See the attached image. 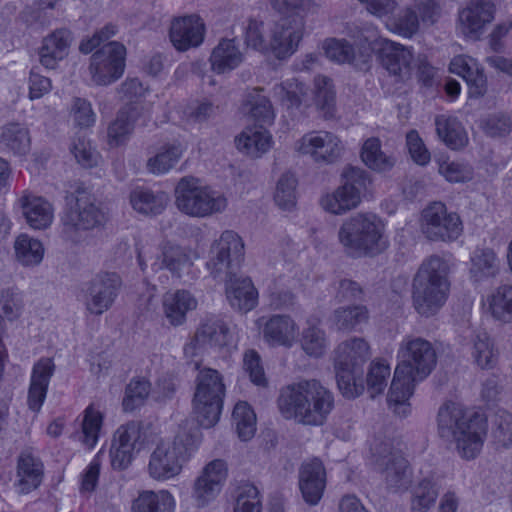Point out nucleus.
I'll list each match as a JSON object with an SVG mask.
<instances>
[{"mask_svg":"<svg viewBox=\"0 0 512 512\" xmlns=\"http://www.w3.org/2000/svg\"><path fill=\"white\" fill-rule=\"evenodd\" d=\"M129 198L133 209L145 216H157L161 214L169 201V197L165 192H154L142 187L132 190Z\"/></svg>","mask_w":512,"mask_h":512,"instance_id":"32","label":"nucleus"},{"mask_svg":"<svg viewBox=\"0 0 512 512\" xmlns=\"http://www.w3.org/2000/svg\"><path fill=\"white\" fill-rule=\"evenodd\" d=\"M327 57L338 63H353L355 53L351 44L345 40H331L325 47Z\"/></svg>","mask_w":512,"mask_h":512,"instance_id":"63","label":"nucleus"},{"mask_svg":"<svg viewBox=\"0 0 512 512\" xmlns=\"http://www.w3.org/2000/svg\"><path fill=\"white\" fill-rule=\"evenodd\" d=\"M14 249L16 259L23 266H36L43 260L44 247L42 243L26 234L17 237Z\"/></svg>","mask_w":512,"mask_h":512,"instance_id":"41","label":"nucleus"},{"mask_svg":"<svg viewBox=\"0 0 512 512\" xmlns=\"http://www.w3.org/2000/svg\"><path fill=\"white\" fill-rule=\"evenodd\" d=\"M243 59L236 40L223 38L213 48L209 61L214 72L223 74L237 68Z\"/></svg>","mask_w":512,"mask_h":512,"instance_id":"29","label":"nucleus"},{"mask_svg":"<svg viewBox=\"0 0 512 512\" xmlns=\"http://www.w3.org/2000/svg\"><path fill=\"white\" fill-rule=\"evenodd\" d=\"M238 437L242 441L250 440L256 431V415L247 402H238L232 413Z\"/></svg>","mask_w":512,"mask_h":512,"instance_id":"47","label":"nucleus"},{"mask_svg":"<svg viewBox=\"0 0 512 512\" xmlns=\"http://www.w3.org/2000/svg\"><path fill=\"white\" fill-rule=\"evenodd\" d=\"M472 357L482 369L492 368L496 362L493 343L484 330H475L471 336Z\"/></svg>","mask_w":512,"mask_h":512,"instance_id":"40","label":"nucleus"},{"mask_svg":"<svg viewBox=\"0 0 512 512\" xmlns=\"http://www.w3.org/2000/svg\"><path fill=\"white\" fill-rule=\"evenodd\" d=\"M421 229L427 239L441 242L454 241L463 231L458 214L448 212L442 202H434L423 210Z\"/></svg>","mask_w":512,"mask_h":512,"instance_id":"14","label":"nucleus"},{"mask_svg":"<svg viewBox=\"0 0 512 512\" xmlns=\"http://www.w3.org/2000/svg\"><path fill=\"white\" fill-rule=\"evenodd\" d=\"M54 371L55 364L51 358H41L34 364L27 399L31 410L38 412L41 409Z\"/></svg>","mask_w":512,"mask_h":512,"instance_id":"24","label":"nucleus"},{"mask_svg":"<svg viewBox=\"0 0 512 512\" xmlns=\"http://www.w3.org/2000/svg\"><path fill=\"white\" fill-rule=\"evenodd\" d=\"M228 338L227 324L219 317L208 316L200 323L191 341L185 345L184 353L186 356H194L197 349L225 346Z\"/></svg>","mask_w":512,"mask_h":512,"instance_id":"21","label":"nucleus"},{"mask_svg":"<svg viewBox=\"0 0 512 512\" xmlns=\"http://www.w3.org/2000/svg\"><path fill=\"white\" fill-rule=\"evenodd\" d=\"M296 150L310 155L316 162L332 163L342 151L340 140L330 132H310L305 134L297 143Z\"/></svg>","mask_w":512,"mask_h":512,"instance_id":"20","label":"nucleus"},{"mask_svg":"<svg viewBox=\"0 0 512 512\" xmlns=\"http://www.w3.org/2000/svg\"><path fill=\"white\" fill-rule=\"evenodd\" d=\"M441 489L440 481L435 477L421 480L413 490L412 510L425 511L431 508Z\"/></svg>","mask_w":512,"mask_h":512,"instance_id":"43","label":"nucleus"},{"mask_svg":"<svg viewBox=\"0 0 512 512\" xmlns=\"http://www.w3.org/2000/svg\"><path fill=\"white\" fill-rule=\"evenodd\" d=\"M174 508V498L167 490L143 491L132 504V512H174Z\"/></svg>","mask_w":512,"mask_h":512,"instance_id":"39","label":"nucleus"},{"mask_svg":"<svg viewBox=\"0 0 512 512\" xmlns=\"http://www.w3.org/2000/svg\"><path fill=\"white\" fill-rule=\"evenodd\" d=\"M298 335L296 322L287 315H274L265 323L263 336L273 345L291 347Z\"/></svg>","mask_w":512,"mask_h":512,"instance_id":"27","label":"nucleus"},{"mask_svg":"<svg viewBox=\"0 0 512 512\" xmlns=\"http://www.w3.org/2000/svg\"><path fill=\"white\" fill-rule=\"evenodd\" d=\"M1 141L17 154H25L30 148L28 129L19 123L5 125L2 130Z\"/></svg>","mask_w":512,"mask_h":512,"instance_id":"49","label":"nucleus"},{"mask_svg":"<svg viewBox=\"0 0 512 512\" xmlns=\"http://www.w3.org/2000/svg\"><path fill=\"white\" fill-rule=\"evenodd\" d=\"M271 143L270 133L260 126L248 128L236 138L237 148L253 158H258L266 153L270 149Z\"/></svg>","mask_w":512,"mask_h":512,"instance_id":"37","label":"nucleus"},{"mask_svg":"<svg viewBox=\"0 0 512 512\" xmlns=\"http://www.w3.org/2000/svg\"><path fill=\"white\" fill-rule=\"evenodd\" d=\"M126 48L117 41L104 44L90 57L89 71L96 85L106 86L117 81L125 70Z\"/></svg>","mask_w":512,"mask_h":512,"instance_id":"13","label":"nucleus"},{"mask_svg":"<svg viewBox=\"0 0 512 512\" xmlns=\"http://www.w3.org/2000/svg\"><path fill=\"white\" fill-rule=\"evenodd\" d=\"M228 469L221 459L209 462L195 479L192 497L197 507H204L220 493L227 478Z\"/></svg>","mask_w":512,"mask_h":512,"instance_id":"18","label":"nucleus"},{"mask_svg":"<svg viewBox=\"0 0 512 512\" xmlns=\"http://www.w3.org/2000/svg\"><path fill=\"white\" fill-rule=\"evenodd\" d=\"M101 425V413L95 410L92 406H88L85 410L82 423L83 443L87 447L93 448L97 443Z\"/></svg>","mask_w":512,"mask_h":512,"instance_id":"59","label":"nucleus"},{"mask_svg":"<svg viewBox=\"0 0 512 512\" xmlns=\"http://www.w3.org/2000/svg\"><path fill=\"white\" fill-rule=\"evenodd\" d=\"M489 310L501 322L512 321V285L499 286L489 297Z\"/></svg>","mask_w":512,"mask_h":512,"instance_id":"45","label":"nucleus"},{"mask_svg":"<svg viewBox=\"0 0 512 512\" xmlns=\"http://www.w3.org/2000/svg\"><path fill=\"white\" fill-rule=\"evenodd\" d=\"M150 393V383L145 379H132L125 389L123 408L133 411L142 405Z\"/></svg>","mask_w":512,"mask_h":512,"instance_id":"55","label":"nucleus"},{"mask_svg":"<svg viewBox=\"0 0 512 512\" xmlns=\"http://www.w3.org/2000/svg\"><path fill=\"white\" fill-rule=\"evenodd\" d=\"M384 232L385 226L376 214L359 212L343 221L338 240L350 257H373L388 247Z\"/></svg>","mask_w":512,"mask_h":512,"instance_id":"6","label":"nucleus"},{"mask_svg":"<svg viewBox=\"0 0 512 512\" xmlns=\"http://www.w3.org/2000/svg\"><path fill=\"white\" fill-rule=\"evenodd\" d=\"M499 270L500 262L493 249L478 248L473 252L469 273L474 282L494 278L498 275Z\"/></svg>","mask_w":512,"mask_h":512,"instance_id":"35","label":"nucleus"},{"mask_svg":"<svg viewBox=\"0 0 512 512\" xmlns=\"http://www.w3.org/2000/svg\"><path fill=\"white\" fill-rule=\"evenodd\" d=\"M183 153L180 144H168L147 161V168L153 174H164L168 172L179 161Z\"/></svg>","mask_w":512,"mask_h":512,"instance_id":"48","label":"nucleus"},{"mask_svg":"<svg viewBox=\"0 0 512 512\" xmlns=\"http://www.w3.org/2000/svg\"><path fill=\"white\" fill-rule=\"evenodd\" d=\"M262 88H253L243 101V111L248 114L260 127L274 123L275 113L268 97L262 94Z\"/></svg>","mask_w":512,"mask_h":512,"instance_id":"31","label":"nucleus"},{"mask_svg":"<svg viewBox=\"0 0 512 512\" xmlns=\"http://www.w3.org/2000/svg\"><path fill=\"white\" fill-rule=\"evenodd\" d=\"M107 221L106 213L91 198L83 193L77 197L62 217L63 233L71 240L76 239L78 231H89L103 227Z\"/></svg>","mask_w":512,"mask_h":512,"instance_id":"15","label":"nucleus"},{"mask_svg":"<svg viewBox=\"0 0 512 512\" xmlns=\"http://www.w3.org/2000/svg\"><path fill=\"white\" fill-rule=\"evenodd\" d=\"M23 216L27 224L35 229L48 228L54 217L52 205L42 197L35 195H24L21 198Z\"/></svg>","mask_w":512,"mask_h":512,"instance_id":"26","label":"nucleus"},{"mask_svg":"<svg viewBox=\"0 0 512 512\" xmlns=\"http://www.w3.org/2000/svg\"><path fill=\"white\" fill-rule=\"evenodd\" d=\"M326 487V471L323 463L315 458L301 465L299 488L304 501L316 505L321 500Z\"/></svg>","mask_w":512,"mask_h":512,"instance_id":"23","label":"nucleus"},{"mask_svg":"<svg viewBox=\"0 0 512 512\" xmlns=\"http://www.w3.org/2000/svg\"><path fill=\"white\" fill-rule=\"evenodd\" d=\"M143 442V423L130 421L121 425L114 433L112 443L126 449L135 450L139 443Z\"/></svg>","mask_w":512,"mask_h":512,"instance_id":"54","label":"nucleus"},{"mask_svg":"<svg viewBox=\"0 0 512 512\" xmlns=\"http://www.w3.org/2000/svg\"><path fill=\"white\" fill-rule=\"evenodd\" d=\"M138 114L137 106L132 104L119 110L107 129L108 144L111 147H118L129 139Z\"/></svg>","mask_w":512,"mask_h":512,"instance_id":"34","label":"nucleus"},{"mask_svg":"<svg viewBox=\"0 0 512 512\" xmlns=\"http://www.w3.org/2000/svg\"><path fill=\"white\" fill-rule=\"evenodd\" d=\"M198 444V436L186 430L179 431L172 441H160L150 455L149 475L155 480H168L179 475Z\"/></svg>","mask_w":512,"mask_h":512,"instance_id":"8","label":"nucleus"},{"mask_svg":"<svg viewBox=\"0 0 512 512\" xmlns=\"http://www.w3.org/2000/svg\"><path fill=\"white\" fill-rule=\"evenodd\" d=\"M278 407L286 419L320 426L326 422L334 408V396L319 381L303 380L281 390Z\"/></svg>","mask_w":512,"mask_h":512,"instance_id":"3","label":"nucleus"},{"mask_svg":"<svg viewBox=\"0 0 512 512\" xmlns=\"http://www.w3.org/2000/svg\"><path fill=\"white\" fill-rule=\"evenodd\" d=\"M437 421L439 435L444 439L453 440L462 458L474 459L480 453L486 434L485 425L468 416L460 404H443L439 408Z\"/></svg>","mask_w":512,"mask_h":512,"instance_id":"5","label":"nucleus"},{"mask_svg":"<svg viewBox=\"0 0 512 512\" xmlns=\"http://www.w3.org/2000/svg\"><path fill=\"white\" fill-rule=\"evenodd\" d=\"M435 126L438 137L450 149L459 150L467 145V133L457 118L439 115L435 118Z\"/></svg>","mask_w":512,"mask_h":512,"instance_id":"36","label":"nucleus"},{"mask_svg":"<svg viewBox=\"0 0 512 512\" xmlns=\"http://www.w3.org/2000/svg\"><path fill=\"white\" fill-rule=\"evenodd\" d=\"M235 497L234 512H260L259 491L253 484L244 483L238 486Z\"/></svg>","mask_w":512,"mask_h":512,"instance_id":"57","label":"nucleus"},{"mask_svg":"<svg viewBox=\"0 0 512 512\" xmlns=\"http://www.w3.org/2000/svg\"><path fill=\"white\" fill-rule=\"evenodd\" d=\"M304 21L297 14L282 17L270 33L269 50L278 59H285L294 54L303 37Z\"/></svg>","mask_w":512,"mask_h":512,"instance_id":"17","label":"nucleus"},{"mask_svg":"<svg viewBox=\"0 0 512 512\" xmlns=\"http://www.w3.org/2000/svg\"><path fill=\"white\" fill-rule=\"evenodd\" d=\"M191 265L189 253L185 248L167 243L162 248V262L159 268H167L172 273L178 274Z\"/></svg>","mask_w":512,"mask_h":512,"instance_id":"51","label":"nucleus"},{"mask_svg":"<svg viewBox=\"0 0 512 512\" xmlns=\"http://www.w3.org/2000/svg\"><path fill=\"white\" fill-rule=\"evenodd\" d=\"M296 185L297 180L291 173L283 174L278 180L274 200L281 209H290L295 205Z\"/></svg>","mask_w":512,"mask_h":512,"instance_id":"56","label":"nucleus"},{"mask_svg":"<svg viewBox=\"0 0 512 512\" xmlns=\"http://www.w3.org/2000/svg\"><path fill=\"white\" fill-rule=\"evenodd\" d=\"M495 428L492 432L493 444L496 450H505L512 445V414L501 411L496 414Z\"/></svg>","mask_w":512,"mask_h":512,"instance_id":"53","label":"nucleus"},{"mask_svg":"<svg viewBox=\"0 0 512 512\" xmlns=\"http://www.w3.org/2000/svg\"><path fill=\"white\" fill-rule=\"evenodd\" d=\"M18 487L21 493H29L42 482L43 464L30 451H23L17 465Z\"/></svg>","mask_w":512,"mask_h":512,"instance_id":"33","label":"nucleus"},{"mask_svg":"<svg viewBox=\"0 0 512 512\" xmlns=\"http://www.w3.org/2000/svg\"><path fill=\"white\" fill-rule=\"evenodd\" d=\"M493 18L494 5L489 0H470L459 13L460 29L466 37L477 40Z\"/></svg>","mask_w":512,"mask_h":512,"instance_id":"22","label":"nucleus"},{"mask_svg":"<svg viewBox=\"0 0 512 512\" xmlns=\"http://www.w3.org/2000/svg\"><path fill=\"white\" fill-rule=\"evenodd\" d=\"M244 258V243L238 234L224 231L210 248L206 264L214 278L226 281V294L230 305L240 312H248L257 304L258 293L247 277H237Z\"/></svg>","mask_w":512,"mask_h":512,"instance_id":"2","label":"nucleus"},{"mask_svg":"<svg viewBox=\"0 0 512 512\" xmlns=\"http://www.w3.org/2000/svg\"><path fill=\"white\" fill-rule=\"evenodd\" d=\"M373 456L389 492L408 490L412 483V469L399 450L388 442H382L373 448Z\"/></svg>","mask_w":512,"mask_h":512,"instance_id":"12","label":"nucleus"},{"mask_svg":"<svg viewBox=\"0 0 512 512\" xmlns=\"http://www.w3.org/2000/svg\"><path fill=\"white\" fill-rule=\"evenodd\" d=\"M205 24L195 14L174 18L170 24L169 39L179 52L199 47L205 36Z\"/></svg>","mask_w":512,"mask_h":512,"instance_id":"19","label":"nucleus"},{"mask_svg":"<svg viewBox=\"0 0 512 512\" xmlns=\"http://www.w3.org/2000/svg\"><path fill=\"white\" fill-rule=\"evenodd\" d=\"M315 83V104L325 119L335 116V90L332 80L326 76L319 75Z\"/></svg>","mask_w":512,"mask_h":512,"instance_id":"42","label":"nucleus"},{"mask_svg":"<svg viewBox=\"0 0 512 512\" xmlns=\"http://www.w3.org/2000/svg\"><path fill=\"white\" fill-rule=\"evenodd\" d=\"M406 144L409 154L415 163L421 166L429 163L431 159L430 152L425 147L423 140L416 130H411L407 133Z\"/></svg>","mask_w":512,"mask_h":512,"instance_id":"64","label":"nucleus"},{"mask_svg":"<svg viewBox=\"0 0 512 512\" xmlns=\"http://www.w3.org/2000/svg\"><path fill=\"white\" fill-rule=\"evenodd\" d=\"M121 285L120 276L114 272L96 274L84 290L86 310L93 315H102L112 307Z\"/></svg>","mask_w":512,"mask_h":512,"instance_id":"16","label":"nucleus"},{"mask_svg":"<svg viewBox=\"0 0 512 512\" xmlns=\"http://www.w3.org/2000/svg\"><path fill=\"white\" fill-rule=\"evenodd\" d=\"M195 378V393L193 407L200 426L210 428L220 418L223 398L225 396V384L221 374L212 368H199Z\"/></svg>","mask_w":512,"mask_h":512,"instance_id":"10","label":"nucleus"},{"mask_svg":"<svg viewBox=\"0 0 512 512\" xmlns=\"http://www.w3.org/2000/svg\"><path fill=\"white\" fill-rule=\"evenodd\" d=\"M300 344L308 356L319 358L326 352L328 339L325 331L320 326L309 324L302 331Z\"/></svg>","mask_w":512,"mask_h":512,"instance_id":"46","label":"nucleus"},{"mask_svg":"<svg viewBox=\"0 0 512 512\" xmlns=\"http://www.w3.org/2000/svg\"><path fill=\"white\" fill-rule=\"evenodd\" d=\"M71 152L77 162L85 168L96 166L98 163V152L92 147L90 141L84 137H78L73 141Z\"/></svg>","mask_w":512,"mask_h":512,"instance_id":"60","label":"nucleus"},{"mask_svg":"<svg viewBox=\"0 0 512 512\" xmlns=\"http://www.w3.org/2000/svg\"><path fill=\"white\" fill-rule=\"evenodd\" d=\"M274 94L281 99L288 109L299 108L307 94V88L303 83L292 79L275 85Z\"/></svg>","mask_w":512,"mask_h":512,"instance_id":"52","label":"nucleus"},{"mask_svg":"<svg viewBox=\"0 0 512 512\" xmlns=\"http://www.w3.org/2000/svg\"><path fill=\"white\" fill-rule=\"evenodd\" d=\"M343 183L334 192L321 198V206L327 212L341 215L356 208L361 202V193L367 189L370 180L367 173L356 167L344 170Z\"/></svg>","mask_w":512,"mask_h":512,"instance_id":"11","label":"nucleus"},{"mask_svg":"<svg viewBox=\"0 0 512 512\" xmlns=\"http://www.w3.org/2000/svg\"><path fill=\"white\" fill-rule=\"evenodd\" d=\"M448 273L447 262L438 255L422 262L412 283L413 306L420 315L433 316L445 304L450 287Z\"/></svg>","mask_w":512,"mask_h":512,"instance_id":"4","label":"nucleus"},{"mask_svg":"<svg viewBox=\"0 0 512 512\" xmlns=\"http://www.w3.org/2000/svg\"><path fill=\"white\" fill-rule=\"evenodd\" d=\"M379 57L382 66L393 75L400 76L403 71H408L413 60L410 48L391 40H383Z\"/></svg>","mask_w":512,"mask_h":512,"instance_id":"30","label":"nucleus"},{"mask_svg":"<svg viewBox=\"0 0 512 512\" xmlns=\"http://www.w3.org/2000/svg\"><path fill=\"white\" fill-rule=\"evenodd\" d=\"M369 311L364 305H353L339 307L334 310L331 322L332 326L339 332L349 333L356 331L357 328L367 323Z\"/></svg>","mask_w":512,"mask_h":512,"instance_id":"38","label":"nucleus"},{"mask_svg":"<svg viewBox=\"0 0 512 512\" xmlns=\"http://www.w3.org/2000/svg\"><path fill=\"white\" fill-rule=\"evenodd\" d=\"M175 206L189 217L206 218L222 213L227 199L222 193L202 185L198 178L185 176L175 187Z\"/></svg>","mask_w":512,"mask_h":512,"instance_id":"9","label":"nucleus"},{"mask_svg":"<svg viewBox=\"0 0 512 512\" xmlns=\"http://www.w3.org/2000/svg\"><path fill=\"white\" fill-rule=\"evenodd\" d=\"M439 173L449 182H466L472 179V168L465 163L444 161L439 166Z\"/></svg>","mask_w":512,"mask_h":512,"instance_id":"62","label":"nucleus"},{"mask_svg":"<svg viewBox=\"0 0 512 512\" xmlns=\"http://www.w3.org/2000/svg\"><path fill=\"white\" fill-rule=\"evenodd\" d=\"M396 366L387 401L389 408L400 417L410 413L409 398L415 386L426 379L437 363L434 345L425 338L408 335L399 344Z\"/></svg>","mask_w":512,"mask_h":512,"instance_id":"1","label":"nucleus"},{"mask_svg":"<svg viewBox=\"0 0 512 512\" xmlns=\"http://www.w3.org/2000/svg\"><path fill=\"white\" fill-rule=\"evenodd\" d=\"M72 40L71 32L65 28L56 29L44 37L38 52L40 63L47 69H55L67 56Z\"/></svg>","mask_w":512,"mask_h":512,"instance_id":"25","label":"nucleus"},{"mask_svg":"<svg viewBox=\"0 0 512 512\" xmlns=\"http://www.w3.org/2000/svg\"><path fill=\"white\" fill-rule=\"evenodd\" d=\"M387 27L394 33L405 38H411L420 29V20L416 9L412 6L405 7L398 15L387 23Z\"/></svg>","mask_w":512,"mask_h":512,"instance_id":"50","label":"nucleus"},{"mask_svg":"<svg viewBox=\"0 0 512 512\" xmlns=\"http://www.w3.org/2000/svg\"><path fill=\"white\" fill-rule=\"evenodd\" d=\"M196 307L197 300L187 290L167 292L163 297L165 317L173 326L182 325L186 321V314Z\"/></svg>","mask_w":512,"mask_h":512,"instance_id":"28","label":"nucleus"},{"mask_svg":"<svg viewBox=\"0 0 512 512\" xmlns=\"http://www.w3.org/2000/svg\"><path fill=\"white\" fill-rule=\"evenodd\" d=\"M390 376V367L381 361L371 363L367 374V386L371 397L381 394L387 386Z\"/></svg>","mask_w":512,"mask_h":512,"instance_id":"58","label":"nucleus"},{"mask_svg":"<svg viewBox=\"0 0 512 512\" xmlns=\"http://www.w3.org/2000/svg\"><path fill=\"white\" fill-rule=\"evenodd\" d=\"M361 159L369 168L386 171L394 166L395 160L381 150V142L376 137L367 139L361 150Z\"/></svg>","mask_w":512,"mask_h":512,"instance_id":"44","label":"nucleus"},{"mask_svg":"<svg viewBox=\"0 0 512 512\" xmlns=\"http://www.w3.org/2000/svg\"><path fill=\"white\" fill-rule=\"evenodd\" d=\"M71 115L74 123L80 128H89L96 121V114L92 109L91 103L80 97L73 99Z\"/></svg>","mask_w":512,"mask_h":512,"instance_id":"61","label":"nucleus"},{"mask_svg":"<svg viewBox=\"0 0 512 512\" xmlns=\"http://www.w3.org/2000/svg\"><path fill=\"white\" fill-rule=\"evenodd\" d=\"M334 369L338 388L346 398L364 391L363 365L370 358V346L364 338L352 337L341 342L334 351Z\"/></svg>","mask_w":512,"mask_h":512,"instance_id":"7","label":"nucleus"}]
</instances>
